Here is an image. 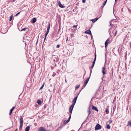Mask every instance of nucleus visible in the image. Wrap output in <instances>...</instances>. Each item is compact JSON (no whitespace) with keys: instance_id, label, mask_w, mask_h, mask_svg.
Segmentation results:
<instances>
[{"instance_id":"obj_45","label":"nucleus","mask_w":131,"mask_h":131,"mask_svg":"<svg viewBox=\"0 0 131 131\" xmlns=\"http://www.w3.org/2000/svg\"><path fill=\"white\" fill-rule=\"evenodd\" d=\"M94 65H92V66H91V68H92V69H93L94 67Z\"/></svg>"},{"instance_id":"obj_28","label":"nucleus","mask_w":131,"mask_h":131,"mask_svg":"<svg viewBox=\"0 0 131 131\" xmlns=\"http://www.w3.org/2000/svg\"><path fill=\"white\" fill-rule=\"evenodd\" d=\"M107 0H106V1L104 2V3H103V5L104 6H105V5L106 4V2L107 1Z\"/></svg>"},{"instance_id":"obj_40","label":"nucleus","mask_w":131,"mask_h":131,"mask_svg":"<svg viewBox=\"0 0 131 131\" xmlns=\"http://www.w3.org/2000/svg\"><path fill=\"white\" fill-rule=\"evenodd\" d=\"M60 45H58L57 46V48H59L60 47Z\"/></svg>"},{"instance_id":"obj_33","label":"nucleus","mask_w":131,"mask_h":131,"mask_svg":"<svg viewBox=\"0 0 131 131\" xmlns=\"http://www.w3.org/2000/svg\"><path fill=\"white\" fill-rule=\"evenodd\" d=\"M69 122L68 120H65L64 121V122L65 124H67L68 123V122Z\"/></svg>"},{"instance_id":"obj_51","label":"nucleus","mask_w":131,"mask_h":131,"mask_svg":"<svg viewBox=\"0 0 131 131\" xmlns=\"http://www.w3.org/2000/svg\"><path fill=\"white\" fill-rule=\"evenodd\" d=\"M85 37L87 38H88V36H87V35H86V36H85Z\"/></svg>"},{"instance_id":"obj_60","label":"nucleus","mask_w":131,"mask_h":131,"mask_svg":"<svg viewBox=\"0 0 131 131\" xmlns=\"http://www.w3.org/2000/svg\"><path fill=\"white\" fill-rule=\"evenodd\" d=\"M84 123V122L82 124H83V123Z\"/></svg>"},{"instance_id":"obj_2","label":"nucleus","mask_w":131,"mask_h":131,"mask_svg":"<svg viewBox=\"0 0 131 131\" xmlns=\"http://www.w3.org/2000/svg\"><path fill=\"white\" fill-rule=\"evenodd\" d=\"M101 126L99 124H97L95 126V130H98L101 129Z\"/></svg>"},{"instance_id":"obj_24","label":"nucleus","mask_w":131,"mask_h":131,"mask_svg":"<svg viewBox=\"0 0 131 131\" xmlns=\"http://www.w3.org/2000/svg\"><path fill=\"white\" fill-rule=\"evenodd\" d=\"M131 122L130 121H128L127 123V126H130L131 125Z\"/></svg>"},{"instance_id":"obj_6","label":"nucleus","mask_w":131,"mask_h":131,"mask_svg":"<svg viewBox=\"0 0 131 131\" xmlns=\"http://www.w3.org/2000/svg\"><path fill=\"white\" fill-rule=\"evenodd\" d=\"M38 131H46V130L45 128L41 127L38 128Z\"/></svg>"},{"instance_id":"obj_11","label":"nucleus","mask_w":131,"mask_h":131,"mask_svg":"<svg viewBox=\"0 0 131 131\" xmlns=\"http://www.w3.org/2000/svg\"><path fill=\"white\" fill-rule=\"evenodd\" d=\"M85 33L91 35V32L90 30H88L85 32Z\"/></svg>"},{"instance_id":"obj_57","label":"nucleus","mask_w":131,"mask_h":131,"mask_svg":"<svg viewBox=\"0 0 131 131\" xmlns=\"http://www.w3.org/2000/svg\"><path fill=\"white\" fill-rule=\"evenodd\" d=\"M86 120H85V121H84V122H86Z\"/></svg>"},{"instance_id":"obj_50","label":"nucleus","mask_w":131,"mask_h":131,"mask_svg":"<svg viewBox=\"0 0 131 131\" xmlns=\"http://www.w3.org/2000/svg\"><path fill=\"white\" fill-rule=\"evenodd\" d=\"M65 82L66 83H67V81L66 80V79H65Z\"/></svg>"},{"instance_id":"obj_14","label":"nucleus","mask_w":131,"mask_h":131,"mask_svg":"<svg viewBox=\"0 0 131 131\" xmlns=\"http://www.w3.org/2000/svg\"><path fill=\"white\" fill-rule=\"evenodd\" d=\"M15 108V107L14 106L13 107L12 109H11L10 110V112L9 113V114L10 115H11L12 111H13V110Z\"/></svg>"},{"instance_id":"obj_34","label":"nucleus","mask_w":131,"mask_h":131,"mask_svg":"<svg viewBox=\"0 0 131 131\" xmlns=\"http://www.w3.org/2000/svg\"><path fill=\"white\" fill-rule=\"evenodd\" d=\"M90 108H89V111H88V112H89V114L88 115V117H87V118H88V116H89V114H90V113H91V112L90 111Z\"/></svg>"},{"instance_id":"obj_16","label":"nucleus","mask_w":131,"mask_h":131,"mask_svg":"<svg viewBox=\"0 0 131 131\" xmlns=\"http://www.w3.org/2000/svg\"><path fill=\"white\" fill-rule=\"evenodd\" d=\"M90 78V77H89V78H88L86 79V80L84 81V84H85L86 85L87 84V83H88V82L89 81V79Z\"/></svg>"},{"instance_id":"obj_27","label":"nucleus","mask_w":131,"mask_h":131,"mask_svg":"<svg viewBox=\"0 0 131 131\" xmlns=\"http://www.w3.org/2000/svg\"><path fill=\"white\" fill-rule=\"evenodd\" d=\"M80 85H77L75 86V90H76V89L78 88H79L80 87Z\"/></svg>"},{"instance_id":"obj_43","label":"nucleus","mask_w":131,"mask_h":131,"mask_svg":"<svg viewBox=\"0 0 131 131\" xmlns=\"http://www.w3.org/2000/svg\"><path fill=\"white\" fill-rule=\"evenodd\" d=\"M46 37H47L46 36H45V37L44 40V41H45L46 40Z\"/></svg>"},{"instance_id":"obj_7","label":"nucleus","mask_w":131,"mask_h":131,"mask_svg":"<svg viewBox=\"0 0 131 131\" xmlns=\"http://www.w3.org/2000/svg\"><path fill=\"white\" fill-rule=\"evenodd\" d=\"M54 58L53 61L54 62H57L58 61L59 59L57 56L56 57Z\"/></svg>"},{"instance_id":"obj_18","label":"nucleus","mask_w":131,"mask_h":131,"mask_svg":"<svg viewBox=\"0 0 131 131\" xmlns=\"http://www.w3.org/2000/svg\"><path fill=\"white\" fill-rule=\"evenodd\" d=\"M30 127V126H29L27 127L25 129V131H29Z\"/></svg>"},{"instance_id":"obj_25","label":"nucleus","mask_w":131,"mask_h":131,"mask_svg":"<svg viewBox=\"0 0 131 131\" xmlns=\"http://www.w3.org/2000/svg\"><path fill=\"white\" fill-rule=\"evenodd\" d=\"M69 117L68 119V120L69 121L70 119V118H71V114H69Z\"/></svg>"},{"instance_id":"obj_41","label":"nucleus","mask_w":131,"mask_h":131,"mask_svg":"<svg viewBox=\"0 0 131 131\" xmlns=\"http://www.w3.org/2000/svg\"><path fill=\"white\" fill-rule=\"evenodd\" d=\"M26 38L27 39H26L28 40H29V39L30 38L28 37L27 36H26Z\"/></svg>"},{"instance_id":"obj_23","label":"nucleus","mask_w":131,"mask_h":131,"mask_svg":"<svg viewBox=\"0 0 131 131\" xmlns=\"http://www.w3.org/2000/svg\"><path fill=\"white\" fill-rule=\"evenodd\" d=\"M13 15H11L9 17V21H11L13 19Z\"/></svg>"},{"instance_id":"obj_20","label":"nucleus","mask_w":131,"mask_h":131,"mask_svg":"<svg viewBox=\"0 0 131 131\" xmlns=\"http://www.w3.org/2000/svg\"><path fill=\"white\" fill-rule=\"evenodd\" d=\"M105 112L106 113V114H108L109 113V109L108 108H106L105 110Z\"/></svg>"},{"instance_id":"obj_54","label":"nucleus","mask_w":131,"mask_h":131,"mask_svg":"<svg viewBox=\"0 0 131 131\" xmlns=\"http://www.w3.org/2000/svg\"><path fill=\"white\" fill-rule=\"evenodd\" d=\"M104 77V76H103V77L102 78V80H103V78Z\"/></svg>"},{"instance_id":"obj_47","label":"nucleus","mask_w":131,"mask_h":131,"mask_svg":"<svg viewBox=\"0 0 131 131\" xmlns=\"http://www.w3.org/2000/svg\"><path fill=\"white\" fill-rule=\"evenodd\" d=\"M110 25H111L112 26H113L114 25L113 24H111L110 23Z\"/></svg>"},{"instance_id":"obj_13","label":"nucleus","mask_w":131,"mask_h":131,"mask_svg":"<svg viewBox=\"0 0 131 131\" xmlns=\"http://www.w3.org/2000/svg\"><path fill=\"white\" fill-rule=\"evenodd\" d=\"M92 108L93 110H95L97 112L98 111V110L97 108L95 106H94L93 105H92Z\"/></svg>"},{"instance_id":"obj_58","label":"nucleus","mask_w":131,"mask_h":131,"mask_svg":"<svg viewBox=\"0 0 131 131\" xmlns=\"http://www.w3.org/2000/svg\"><path fill=\"white\" fill-rule=\"evenodd\" d=\"M72 36L71 35V38H72Z\"/></svg>"},{"instance_id":"obj_15","label":"nucleus","mask_w":131,"mask_h":131,"mask_svg":"<svg viewBox=\"0 0 131 131\" xmlns=\"http://www.w3.org/2000/svg\"><path fill=\"white\" fill-rule=\"evenodd\" d=\"M50 23H49V24L47 26V29L46 32H47L49 33V29H50Z\"/></svg>"},{"instance_id":"obj_46","label":"nucleus","mask_w":131,"mask_h":131,"mask_svg":"<svg viewBox=\"0 0 131 131\" xmlns=\"http://www.w3.org/2000/svg\"><path fill=\"white\" fill-rule=\"evenodd\" d=\"M91 38L92 39H93V36L92 35V34H91Z\"/></svg>"},{"instance_id":"obj_29","label":"nucleus","mask_w":131,"mask_h":131,"mask_svg":"<svg viewBox=\"0 0 131 131\" xmlns=\"http://www.w3.org/2000/svg\"><path fill=\"white\" fill-rule=\"evenodd\" d=\"M26 28H22L21 30H20V31H25L26 30Z\"/></svg>"},{"instance_id":"obj_35","label":"nucleus","mask_w":131,"mask_h":131,"mask_svg":"<svg viewBox=\"0 0 131 131\" xmlns=\"http://www.w3.org/2000/svg\"><path fill=\"white\" fill-rule=\"evenodd\" d=\"M56 75V74L54 72H53V74L52 75V76L53 77H54Z\"/></svg>"},{"instance_id":"obj_38","label":"nucleus","mask_w":131,"mask_h":131,"mask_svg":"<svg viewBox=\"0 0 131 131\" xmlns=\"http://www.w3.org/2000/svg\"><path fill=\"white\" fill-rule=\"evenodd\" d=\"M60 72V70L59 69H58V70H56V72L57 73H59Z\"/></svg>"},{"instance_id":"obj_39","label":"nucleus","mask_w":131,"mask_h":131,"mask_svg":"<svg viewBox=\"0 0 131 131\" xmlns=\"http://www.w3.org/2000/svg\"><path fill=\"white\" fill-rule=\"evenodd\" d=\"M48 32H46L45 33V36H47V35L48 34Z\"/></svg>"},{"instance_id":"obj_1","label":"nucleus","mask_w":131,"mask_h":131,"mask_svg":"<svg viewBox=\"0 0 131 131\" xmlns=\"http://www.w3.org/2000/svg\"><path fill=\"white\" fill-rule=\"evenodd\" d=\"M19 119L20 120V122L19 130H21L22 129V128L23 127V119L22 117L21 116H20V118Z\"/></svg>"},{"instance_id":"obj_56","label":"nucleus","mask_w":131,"mask_h":131,"mask_svg":"<svg viewBox=\"0 0 131 131\" xmlns=\"http://www.w3.org/2000/svg\"><path fill=\"white\" fill-rule=\"evenodd\" d=\"M17 130V129L15 130V131H16V130Z\"/></svg>"},{"instance_id":"obj_55","label":"nucleus","mask_w":131,"mask_h":131,"mask_svg":"<svg viewBox=\"0 0 131 131\" xmlns=\"http://www.w3.org/2000/svg\"><path fill=\"white\" fill-rule=\"evenodd\" d=\"M68 37H67V40H66V41H67V40H68Z\"/></svg>"},{"instance_id":"obj_22","label":"nucleus","mask_w":131,"mask_h":131,"mask_svg":"<svg viewBox=\"0 0 131 131\" xmlns=\"http://www.w3.org/2000/svg\"><path fill=\"white\" fill-rule=\"evenodd\" d=\"M106 128L108 129H109L110 128L111 126L110 125L108 124L106 125Z\"/></svg>"},{"instance_id":"obj_31","label":"nucleus","mask_w":131,"mask_h":131,"mask_svg":"<svg viewBox=\"0 0 131 131\" xmlns=\"http://www.w3.org/2000/svg\"><path fill=\"white\" fill-rule=\"evenodd\" d=\"M44 83H43V84H42V86H41V87H40V90L42 89V88H43L44 85Z\"/></svg>"},{"instance_id":"obj_9","label":"nucleus","mask_w":131,"mask_h":131,"mask_svg":"<svg viewBox=\"0 0 131 131\" xmlns=\"http://www.w3.org/2000/svg\"><path fill=\"white\" fill-rule=\"evenodd\" d=\"M58 3L60 7L62 8L64 7H65L64 6H63V5L61 4L60 1H58Z\"/></svg>"},{"instance_id":"obj_26","label":"nucleus","mask_w":131,"mask_h":131,"mask_svg":"<svg viewBox=\"0 0 131 131\" xmlns=\"http://www.w3.org/2000/svg\"><path fill=\"white\" fill-rule=\"evenodd\" d=\"M92 69H91V68L90 69V77L91 75V73L92 72Z\"/></svg>"},{"instance_id":"obj_32","label":"nucleus","mask_w":131,"mask_h":131,"mask_svg":"<svg viewBox=\"0 0 131 131\" xmlns=\"http://www.w3.org/2000/svg\"><path fill=\"white\" fill-rule=\"evenodd\" d=\"M86 84H84V85H83V86H82V88L81 89V90H82L83 88H84L85 87V86H86Z\"/></svg>"},{"instance_id":"obj_37","label":"nucleus","mask_w":131,"mask_h":131,"mask_svg":"<svg viewBox=\"0 0 131 131\" xmlns=\"http://www.w3.org/2000/svg\"><path fill=\"white\" fill-rule=\"evenodd\" d=\"M77 25H74L73 26V27L74 28H76L77 27Z\"/></svg>"},{"instance_id":"obj_53","label":"nucleus","mask_w":131,"mask_h":131,"mask_svg":"<svg viewBox=\"0 0 131 131\" xmlns=\"http://www.w3.org/2000/svg\"><path fill=\"white\" fill-rule=\"evenodd\" d=\"M56 67L57 66V64H55L54 65Z\"/></svg>"},{"instance_id":"obj_10","label":"nucleus","mask_w":131,"mask_h":131,"mask_svg":"<svg viewBox=\"0 0 131 131\" xmlns=\"http://www.w3.org/2000/svg\"><path fill=\"white\" fill-rule=\"evenodd\" d=\"M109 40L108 39L106 41L105 43V48H106L108 44L109 43Z\"/></svg>"},{"instance_id":"obj_44","label":"nucleus","mask_w":131,"mask_h":131,"mask_svg":"<svg viewBox=\"0 0 131 131\" xmlns=\"http://www.w3.org/2000/svg\"><path fill=\"white\" fill-rule=\"evenodd\" d=\"M81 90H80V91L77 94V96H78H78L79 95V93H80V92L81 91Z\"/></svg>"},{"instance_id":"obj_5","label":"nucleus","mask_w":131,"mask_h":131,"mask_svg":"<svg viewBox=\"0 0 131 131\" xmlns=\"http://www.w3.org/2000/svg\"><path fill=\"white\" fill-rule=\"evenodd\" d=\"M78 98V96H76L73 99L72 101V105H74L76 102L77 99Z\"/></svg>"},{"instance_id":"obj_4","label":"nucleus","mask_w":131,"mask_h":131,"mask_svg":"<svg viewBox=\"0 0 131 131\" xmlns=\"http://www.w3.org/2000/svg\"><path fill=\"white\" fill-rule=\"evenodd\" d=\"M74 105H72L69 108V113L70 114H72V111L74 107Z\"/></svg>"},{"instance_id":"obj_30","label":"nucleus","mask_w":131,"mask_h":131,"mask_svg":"<svg viewBox=\"0 0 131 131\" xmlns=\"http://www.w3.org/2000/svg\"><path fill=\"white\" fill-rule=\"evenodd\" d=\"M116 108V105H115L113 107V113H114V111H115V110Z\"/></svg>"},{"instance_id":"obj_42","label":"nucleus","mask_w":131,"mask_h":131,"mask_svg":"<svg viewBox=\"0 0 131 131\" xmlns=\"http://www.w3.org/2000/svg\"><path fill=\"white\" fill-rule=\"evenodd\" d=\"M86 0H82V2L83 3H84L85 2V1Z\"/></svg>"},{"instance_id":"obj_21","label":"nucleus","mask_w":131,"mask_h":131,"mask_svg":"<svg viewBox=\"0 0 131 131\" xmlns=\"http://www.w3.org/2000/svg\"><path fill=\"white\" fill-rule=\"evenodd\" d=\"M114 31L115 32L114 33V36H116V33L117 32V31L116 30H114L113 32V33H114Z\"/></svg>"},{"instance_id":"obj_48","label":"nucleus","mask_w":131,"mask_h":131,"mask_svg":"<svg viewBox=\"0 0 131 131\" xmlns=\"http://www.w3.org/2000/svg\"><path fill=\"white\" fill-rule=\"evenodd\" d=\"M104 6L103 5V6H101V8H103V7H104Z\"/></svg>"},{"instance_id":"obj_36","label":"nucleus","mask_w":131,"mask_h":131,"mask_svg":"<svg viewBox=\"0 0 131 131\" xmlns=\"http://www.w3.org/2000/svg\"><path fill=\"white\" fill-rule=\"evenodd\" d=\"M20 13V12H18L17 13L16 15H15V16H17Z\"/></svg>"},{"instance_id":"obj_49","label":"nucleus","mask_w":131,"mask_h":131,"mask_svg":"<svg viewBox=\"0 0 131 131\" xmlns=\"http://www.w3.org/2000/svg\"><path fill=\"white\" fill-rule=\"evenodd\" d=\"M112 123V121H111L109 122V123L111 124Z\"/></svg>"},{"instance_id":"obj_12","label":"nucleus","mask_w":131,"mask_h":131,"mask_svg":"<svg viewBox=\"0 0 131 131\" xmlns=\"http://www.w3.org/2000/svg\"><path fill=\"white\" fill-rule=\"evenodd\" d=\"M96 52H95V55L94 59V61H93V63H92V64L93 65H94V64H95V62L96 60Z\"/></svg>"},{"instance_id":"obj_8","label":"nucleus","mask_w":131,"mask_h":131,"mask_svg":"<svg viewBox=\"0 0 131 131\" xmlns=\"http://www.w3.org/2000/svg\"><path fill=\"white\" fill-rule=\"evenodd\" d=\"M37 20V18H34L32 19V20H31L30 21L31 23H35Z\"/></svg>"},{"instance_id":"obj_59","label":"nucleus","mask_w":131,"mask_h":131,"mask_svg":"<svg viewBox=\"0 0 131 131\" xmlns=\"http://www.w3.org/2000/svg\"><path fill=\"white\" fill-rule=\"evenodd\" d=\"M54 56V57H55V55H54V56Z\"/></svg>"},{"instance_id":"obj_52","label":"nucleus","mask_w":131,"mask_h":131,"mask_svg":"<svg viewBox=\"0 0 131 131\" xmlns=\"http://www.w3.org/2000/svg\"><path fill=\"white\" fill-rule=\"evenodd\" d=\"M118 0H115V3Z\"/></svg>"},{"instance_id":"obj_19","label":"nucleus","mask_w":131,"mask_h":131,"mask_svg":"<svg viewBox=\"0 0 131 131\" xmlns=\"http://www.w3.org/2000/svg\"><path fill=\"white\" fill-rule=\"evenodd\" d=\"M37 103L39 105H40L42 103V102L41 100H37Z\"/></svg>"},{"instance_id":"obj_17","label":"nucleus","mask_w":131,"mask_h":131,"mask_svg":"<svg viewBox=\"0 0 131 131\" xmlns=\"http://www.w3.org/2000/svg\"><path fill=\"white\" fill-rule=\"evenodd\" d=\"M99 18H96L94 19H92L91 20V21L93 23H94Z\"/></svg>"},{"instance_id":"obj_3","label":"nucleus","mask_w":131,"mask_h":131,"mask_svg":"<svg viewBox=\"0 0 131 131\" xmlns=\"http://www.w3.org/2000/svg\"><path fill=\"white\" fill-rule=\"evenodd\" d=\"M105 66L104 65V66L102 67V72L103 74V75L106 74V69Z\"/></svg>"}]
</instances>
